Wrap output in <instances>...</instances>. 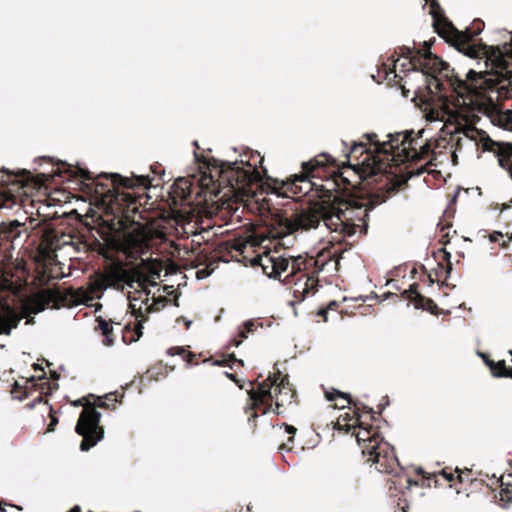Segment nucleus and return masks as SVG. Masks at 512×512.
I'll return each instance as SVG.
<instances>
[{"instance_id": "1", "label": "nucleus", "mask_w": 512, "mask_h": 512, "mask_svg": "<svg viewBox=\"0 0 512 512\" xmlns=\"http://www.w3.org/2000/svg\"><path fill=\"white\" fill-rule=\"evenodd\" d=\"M368 207L356 200L339 197L311 203L291 216L277 215L271 227L251 236L252 245H262L267 239L283 241L298 230L316 229L321 222L331 232L343 236L365 234L368 228Z\"/></svg>"}, {"instance_id": "2", "label": "nucleus", "mask_w": 512, "mask_h": 512, "mask_svg": "<svg viewBox=\"0 0 512 512\" xmlns=\"http://www.w3.org/2000/svg\"><path fill=\"white\" fill-rule=\"evenodd\" d=\"M413 134V131L398 132L387 134L381 139L378 134L372 133L367 135L368 148L363 143L353 145L352 155L361 152V159L355 164L360 177H378L376 181L381 184L379 189L391 194L407 181V178L398 177L396 173L389 171L393 165L425 159H428L426 166L433 165L434 157L430 158L431 144L420 141V132L417 137Z\"/></svg>"}, {"instance_id": "3", "label": "nucleus", "mask_w": 512, "mask_h": 512, "mask_svg": "<svg viewBox=\"0 0 512 512\" xmlns=\"http://www.w3.org/2000/svg\"><path fill=\"white\" fill-rule=\"evenodd\" d=\"M161 269L155 265L126 270L118 265H112L103 273L96 274L89 282L88 290L84 293L82 302L90 305L95 299H100L108 288L118 290L130 289V308L133 313H150L164 307L168 300L165 297H155L150 287L158 285Z\"/></svg>"}, {"instance_id": "4", "label": "nucleus", "mask_w": 512, "mask_h": 512, "mask_svg": "<svg viewBox=\"0 0 512 512\" xmlns=\"http://www.w3.org/2000/svg\"><path fill=\"white\" fill-rule=\"evenodd\" d=\"M506 65L507 63L502 68H495L494 73L476 72L471 69L466 73L465 79L452 76L448 78L449 87L460 101L468 98L470 94H478L482 97L492 95L495 102L499 98H509L512 90V74L502 72Z\"/></svg>"}, {"instance_id": "5", "label": "nucleus", "mask_w": 512, "mask_h": 512, "mask_svg": "<svg viewBox=\"0 0 512 512\" xmlns=\"http://www.w3.org/2000/svg\"><path fill=\"white\" fill-rule=\"evenodd\" d=\"M468 117L469 115H462L460 112L452 111L448 108H431L426 113V120L428 122H444L454 125V130L451 133L463 134L466 138L473 141H477L479 138L484 150H494V146L499 144L468 123Z\"/></svg>"}, {"instance_id": "6", "label": "nucleus", "mask_w": 512, "mask_h": 512, "mask_svg": "<svg viewBox=\"0 0 512 512\" xmlns=\"http://www.w3.org/2000/svg\"><path fill=\"white\" fill-rule=\"evenodd\" d=\"M456 105L459 107H466L471 110L472 113H481L485 115L490 122L502 129L512 131V110H503L498 103L493 99V96L482 97L478 94H470L468 98L456 100ZM471 117H476L472 114Z\"/></svg>"}, {"instance_id": "7", "label": "nucleus", "mask_w": 512, "mask_h": 512, "mask_svg": "<svg viewBox=\"0 0 512 512\" xmlns=\"http://www.w3.org/2000/svg\"><path fill=\"white\" fill-rule=\"evenodd\" d=\"M292 397V388L289 386L287 379L279 373L269 375L267 382L260 383L257 389L251 391V398L254 401L264 402L267 399H275L277 406L290 403Z\"/></svg>"}, {"instance_id": "8", "label": "nucleus", "mask_w": 512, "mask_h": 512, "mask_svg": "<svg viewBox=\"0 0 512 512\" xmlns=\"http://www.w3.org/2000/svg\"><path fill=\"white\" fill-rule=\"evenodd\" d=\"M101 414L92 407L85 408L75 427V431L83 437L80 444L82 451H88L103 437V430L98 426Z\"/></svg>"}, {"instance_id": "9", "label": "nucleus", "mask_w": 512, "mask_h": 512, "mask_svg": "<svg viewBox=\"0 0 512 512\" xmlns=\"http://www.w3.org/2000/svg\"><path fill=\"white\" fill-rule=\"evenodd\" d=\"M458 50L470 58H484L486 67L490 63L492 69L502 68L506 64V56H512V43L505 44L503 48L486 45L478 48L470 44H459Z\"/></svg>"}, {"instance_id": "10", "label": "nucleus", "mask_w": 512, "mask_h": 512, "mask_svg": "<svg viewBox=\"0 0 512 512\" xmlns=\"http://www.w3.org/2000/svg\"><path fill=\"white\" fill-rule=\"evenodd\" d=\"M123 253L129 259H138L149 250V235L143 228H136L127 233L121 243Z\"/></svg>"}, {"instance_id": "11", "label": "nucleus", "mask_w": 512, "mask_h": 512, "mask_svg": "<svg viewBox=\"0 0 512 512\" xmlns=\"http://www.w3.org/2000/svg\"><path fill=\"white\" fill-rule=\"evenodd\" d=\"M5 291H9L15 294L17 287L10 279L6 277H0V293ZM0 306L6 310V315L0 316V334H10L11 330L17 326L19 317L12 310H10L9 304L1 295Z\"/></svg>"}, {"instance_id": "12", "label": "nucleus", "mask_w": 512, "mask_h": 512, "mask_svg": "<svg viewBox=\"0 0 512 512\" xmlns=\"http://www.w3.org/2000/svg\"><path fill=\"white\" fill-rule=\"evenodd\" d=\"M57 298L56 292L51 289L41 290L37 294L26 298L21 304V313L23 317H29L45 310Z\"/></svg>"}, {"instance_id": "13", "label": "nucleus", "mask_w": 512, "mask_h": 512, "mask_svg": "<svg viewBox=\"0 0 512 512\" xmlns=\"http://www.w3.org/2000/svg\"><path fill=\"white\" fill-rule=\"evenodd\" d=\"M290 260L286 257L279 256L271 252L259 255L254 260V264H258L265 275L269 278H279L289 267Z\"/></svg>"}, {"instance_id": "14", "label": "nucleus", "mask_w": 512, "mask_h": 512, "mask_svg": "<svg viewBox=\"0 0 512 512\" xmlns=\"http://www.w3.org/2000/svg\"><path fill=\"white\" fill-rule=\"evenodd\" d=\"M0 235L2 238L9 240L12 247L15 248L16 246H21L24 243L29 236V232L23 223L14 220L9 223L1 224Z\"/></svg>"}, {"instance_id": "15", "label": "nucleus", "mask_w": 512, "mask_h": 512, "mask_svg": "<svg viewBox=\"0 0 512 512\" xmlns=\"http://www.w3.org/2000/svg\"><path fill=\"white\" fill-rule=\"evenodd\" d=\"M356 438L358 443H366L362 449V452L370 456L368 461H371L373 464H379L381 456L380 452L377 451L379 448L377 439L375 437H370L369 432L366 430L360 431Z\"/></svg>"}, {"instance_id": "16", "label": "nucleus", "mask_w": 512, "mask_h": 512, "mask_svg": "<svg viewBox=\"0 0 512 512\" xmlns=\"http://www.w3.org/2000/svg\"><path fill=\"white\" fill-rule=\"evenodd\" d=\"M429 47L425 43V52L423 54L424 56V63H419L420 66H422V69L425 73H435V72H441L443 71L447 64L443 62L440 58L437 56H434L431 54V52L428 51Z\"/></svg>"}, {"instance_id": "17", "label": "nucleus", "mask_w": 512, "mask_h": 512, "mask_svg": "<svg viewBox=\"0 0 512 512\" xmlns=\"http://www.w3.org/2000/svg\"><path fill=\"white\" fill-rule=\"evenodd\" d=\"M315 280L306 275H302L297 282H295L292 290L293 295L297 301H304L310 290L314 287Z\"/></svg>"}, {"instance_id": "18", "label": "nucleus", "mask_w": 512, "mask_h": 512, "mask_svg": "<svg viewBox=\"0 0 512 512\" xmlns=\"http://www.w3.org/2000/svg\"><path fill=\"white\" fill-rule=\"evenodd\" d=\"M326 397L329 401H339L336 402L335 406L341 409L347 407L351 403V399L348 394H344L336 390L333 392H327Z\"/></svg>"}, {"instance_id": "19", "label": "nucleus", "mask_w": 512, "mask_h": 512, "mask_svg": "<svg viewBox=\"0 0 512 512\" xmlns=\"http://www.w3.org/2000/svg\"><path fill=\"white\" fill-rule=\"evenodd\" d=\"M321 163L319 161H309V162H303L302 169L303 174L300 176H296L293 185H295L296 182H306V180L309 177H314L313 172L317 166H319Z\"/></svg>"}, {"instance_id": "20", "label": "nucleus", "mask_w": 512, "mask_h": 512, "mask_svg": "<svg viewBox=\"0 0 512 512\" xmlns=\"http://www.w3.org/2000/svg\"><path fill=\"white\" fill-rule=\"evenodd\" d=\"M491 372L496 377H511L512 369H507L504 361H498L497 363L489 362Z\"/></svg>"}, {"instance_id": "21", "label": "nucleus", "mask_w": 512, "mask_h": 512, "mask_svg": "<svg viewBox=\"0 0 512 512\" xmlns=\"http://www.w3.org/2000/svg\"><path fill=\"white\" fill-rule=\"evenodd\" d=\"M400 51L403 57L410 59V63L415 68L416 65L419 63V58L417 55H414L413 50L410 47H403L400 49Z\"/></svg>"}, {"instance_id": "22", "label": "nucleus", "mask_w": 512, "mask_h": 512, "mask_svg": "<svg viewBox=\"0 0 512 512\" xmlns=\"http://www.w3.org/2000/svg\"><path fill=\"white\" fill-rule=\"evenodd\" d=\"M106 178H110L112 182L116 183L118 181H121V184L124 186H133V184L130 183L129 179H123L119 174H104Z\"/></svg>"}, {"instance_id": "23", "label": "nucleus", "mask_w": 512, "mask_h": 512, "mask_svg": "<svg viewBox=\"0 0 512 512\" xmlns=\"http://www.w3.org/2000/svg\"><path fill=\"white\" fill-rule=\"evenodd\" d=\"M98 327L99 329L102 331L103 334H109L111 333L112 331V327L110 326V324L104 320V319H100L98 320Z\"/></svg>"}, {"instance_id": "24", "label": "nucleus", "mask_w": 512, "mask_h": 512, "mask_svg": "<svg viewBox=\"0 0 512 512\" xmlns=\"http://www.w3.org/2000/svg\"><path fill=\"white\" fill-rule=\"evenodd\" d=\"M498 161L500 166H502L503 168L507 167L508 174L512 179V164L510 163L509 159L499 157Z\"/></svg>"}, {"instance_id": "25", "label": "nucleus", "mask_w": 512, "mask_h": 512, "mask_svg": "<svg viewBox=\"0 0 512 512\" xmlns=\"http://www.w3.org/2000/svg\"><path fill=\"white\" fill-rule=\"evenodd\" d=\"M142 329H143V323L141 321H138V323L136 324V327H135V336L131 339V342H135V341H138L143 332H142Z\"/></svg>"}, {"instance_id": "26", "label": "nucleus", "mask_w": 512, "mask_h": 512, "mask_svg": "<svg viewBox=\"0 0 512 512\" xmlns=\"http://www.w3.org/2000/svg\"><path fill=\"white\" fill-rule=\"evenodd\" d=\"M77 174L82 177L83 179L85 180H93L91 174L89 171H87L86 169H83L81 167H78L77 168Z\"/></svg>"}, {"instance_id": "27", "label": "nucleus", "mask_w": 512, "mask_h": 512, "mask_svg": "<svg viewBox=\"0 0 512 512\" xmlns=\"http://www.w3.org/2000/svg\"><path fill=\"white\" fill-rule=\"evenodd\" d=\"M105 336L103 343L105 346H112L114 343V339L111 336V333L109 334H103Z\"/></svg>"}, {"instance_id": "28", "label": "nucleus", "mask_w": 512, "mask_h": 512, "mask_svg": "<svg viewBox=\"0 0 512 512\" xmlns=\"http://www.w3.org/2000/svg\"><path fill=\"white\" fill-rule=\"evenodd\" d=\"M196 274L198 279H204L209 276L210 273L206 269H201L198 270Z\"/></svg>"}, {"instance_id": "29", "label": "nucleus", "mask_w": 512, "mask_h": 512, "mask_svg": "<svg viewBox=\"0 0 512 512\" xmlns=\"http://www.w3.org/2000/svg\"><path fill=\"white\" fill-rule=\"evenodd\" d=\"M57 423H58V419H57L56 417L52 416V417H51V422H50V424H49V426H48V431H49V432L54 431V427H55V425H56Z\"/></svg>"}, {"instance_id": "30", "label": "nucleus", "mask_w": 512, "mask_h": 512, "mask_svg": "<svg viewBox=\"0 0 512 512\" xmlns=\"http://www.w3.org/2000/svg\"><path fill=\"white\" fill-rule=\"evenodd\" d=\"M182 352H184V350L182 348H178V347L170 348L168 350V354H170V355L180 354Z\"/></svg>"}, {"instance_id": "31", "label": "nucleus", "mask_w": 512, "mask_h": 512, "mask_svg": "<svg viewBox=\"0 0 512 512\" xmlns=\"http://www.w3.org/2000/svg\"><path fill=\"white\" fill-rule=\"evenodd\" d=\"M181 321L185 324L186 328H190V326L192 324L191 320H188V319H186L184 317H181V318L177 319V322H181Z\"/></svg>"}, {"instance_id": "32", "label": "nucleus", "mask_w": 512, "mask_h": 512, "mask_svg": "<svg viewBox=\"0 0 512 512\" xmlns=\"http://www.w3.org/2000/svg\"><path fill=\"white\" fill-rule=\"evenodd\" d=\"M254 326V323L252 320H248L244 323V327L246 328V330L248 332H250L252 330V327Z\"/></svg>"}, {"instance_id": "33", "label": "nucleus", "mask_w": 512, "mask_h": 512, "mask_svg": "<svg viewBox=\"0 0 512 512\" xmlns=\"http://www.w3.org/2000/svg\"><path fill=\"white\" fill-rule=\"evenodd\" d=\"M104 191H105L104 185L100 184L99 182H96V192L103 193Z\"/></svg>"}, {"instance_id": "34", "label": "nucleus", "mask_w": 512, "mask_h": 512, "mask_svg": "<svg viewBox=\"0 0 512 512\" xmlns=\"http://www.w3.org/2000/svg\"><path fill=\"white\" fill-rule=\"evenodd\" d=\"M286 430H287V432H288V433H290V434H294V433L296 432V428H295V427H293V426H288V425H287V426H286Z\"/></svg>"}, {"instance_id": "35", "label": "nucleus", "mask_w": 512, "mask_h": 512, "mask_svg": "<svg viewBox=\"0 0 512 512\" xmlns=\"http://www.w3.org/2000/svg\"><path fill=\"white\" fill-rule=\"evenodd\" d=\"M138 182H139L138 184H140V185H145L146 184V178L144 176H140L138 178Z\"/></svg>"}, {"instance_id": "36", "label": "nucleus", "mask_w": 512, "mask_h": 512, "mask_svg": "<svg viewBox=\"0 0 512 512\" xmlns=\"http://www.w3.org/2000/svg\"><path fill=\"white\" fill-rule=\"evenodd\" d=\"M443 476L448 480L451 481L453 479V475L451 473L443 472Z\"/></svg>"}, {"instance_id": "37", "label": "nucleus", "mask_w": 512, "mask_h": 512, "mask_svg": "<svg viewBox=\"0 0 512 512\" xmlns=\"http://www.w3.org/2000/svg\"><path fill=\"white\" fill-rule=\"evenodd\" d=\"M68 512H81V508L79 506H74L71 510Z\"/></svg>"}, {"instance_id": "38", "label": "nucleus", "mask_w": 512, "mask_h": 512, "mask_svg": "<svg viewBox=\"0 0 512 512\" xmlns=\"http://www.w3.org/2000/svg\"><path fill=\"white\" fill-rule=\"evenodd\" d=\"M424 171H429V169H428L427 167H422V168L418 171V173H422V172H424Z\"/></svg>"}, {"instance_id": "39", "label": "nucleus", "mask_w": 512, "mask_h": 512, "mask_svg": "<svg viewBox=\"0 0 512 512\" xmlns=\"http://www.w3.org/2000/svg\"><path fill=\"white\" fill-rule=\"evenodd\" d=\"M295 264H296V260H294L292 262V272H294L296 270Z\"/></svg>"}, {"instance_id": "40", "label": "nucleus", "mask_w": 512, "mask_h": 512, "mask_svg": "<svg viewBox=\"0 0 512 512\" xmlns=\"http://www.w3.org/2000/svg\"><path fill=\"white\" fill-rule=\"evenodd\" d=\"M240 336H241V337H243V338H246V337H247V335H246L245 331H240Z\"/></svg>"}, {"instance_id": "41", "label": "nucleus", "mask_w": 512, "mask_h": 512, "mask_svg": "<svg viewBox=\"0 0 512 512\" xmlns=\"http://www.w3.org/2000/svg\"><path fill=\"white\" fill-rule=\"evenodd\" d=\"M34 368L42 370V368L38 364H34Z\"/></svg>"}, {"instance_id": "42", "label": "nucleus", "mask_w": 512, "mask_h": 512, "mask_svg": "<svg viewBox=\"0 0 512 512\" xmlns=\"http://www.w3.org/2000/svg\"><path fill=\"white\" fill-rule=\"evenodd\" d=\"M445 257L448 259L450 257V253L445 252Z\"/></svg>"}, {"instance_id": "43", "label": "nucleus", "mask_w": 512, "mask_h": 512, "mask_svg": "<svg viewBox=\"0 0 512 512\" xmlns=\"http://www.w3.org/2000/svg\"><path fill=\"white\" fill-rule=\"evenodd\" d=\"M319 313H320L321 315H324V314L326 313V311H324V310H320V312H319Z\"/></svg>"}, {"instance_id": "44", "label": "nucleus", "mask_w": 512, "mask_h": 512, "mask_svg": "<svg viewBox=\"0 0 512 512\" xmlns=\"http://www.w3.org/2000/svg\"><path fill=\"white\" fill-rule=\"evenodd\" d=\"M452 157H453V160H455V159H456V154H455V153H453V154H452Z\"/></svg>"}, {"instance_id": "45", "label": "nucleus", "mask_w": 512, "mask_h": 512, "mask_svg": "<svg viewBox=\"0 0 512 512\" xmlns=\"http://www.w3.org/2000/svg\"><path fill=\"white\" fill-rule=\"evenodd\" d=\"M240 343H241L240 341H237V342L235 343V345H236V346H239V345H240Z\"/></svg>"}]
</instances>
